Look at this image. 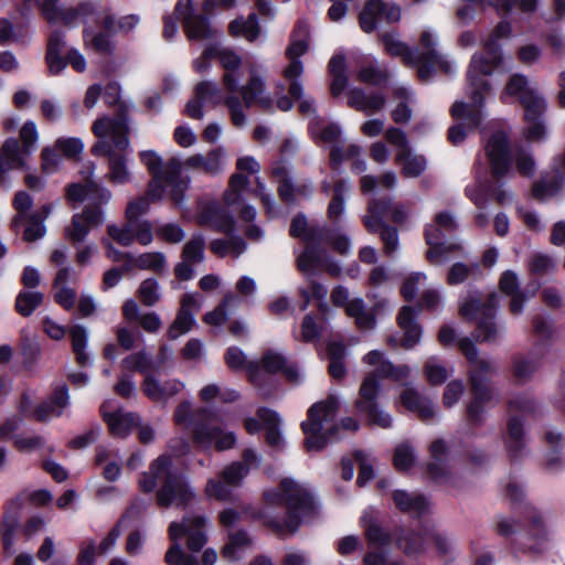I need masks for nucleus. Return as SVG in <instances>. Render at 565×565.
<instances>
[{"mask_svg":"<svg viewBox=\"0 0 565 565\" xmlns=\"http://www.w3.org/2000/svg\"><path fill=\"white\" fill-rule=\"evenodd\" d=\"M499 306V297L492 292L486 302L470 296L459 306V313L467 320H477L476 338L478 341L493 343L501 337L502 330L493 321Z\"/></svg>","mask_w":565,"mask_h":565,"instance_id":"nucleus-13","label":"nucleus"},{"mask_svg":"<svg viewBox=\"0 0 565 565\" xmlns=\"http://www.w3.org/2000/svg\"><path fill=\"white\" fill-rule=\"evenodd\" d=\"M388 207V200L372 199L367 205V214L363 217V224L367 232L380 233L385 254L392 256L398 248V232L384 222Z\"/></svg>","mask_w":565,"mask_h":565,"instance_id":"nucleus-18","label":"nucleus"},{"mask_svg":"<svg viewBox=\"0 0 565 565\" xmlns=\"http://www.w3.org/2000/svg\"><path fill=\"white\" fill-rule=\"evenodd\" d=\"M194 323H195V319H194L193 312H188V311L179 309L174 321L169 327V330H168L169 339L175 340L180 335L188 333L192 329Z\"/></svg>","mask_w":565,"mask_h":565,"instance_id":"nucleus-58","label":"nucleus"},{"mask_svg":"<svg viewBox=\"0 0 565 565\" xmlns=\"http://www.w3.org/2000/svg\"><path fill=\"white\" fill-rule=\"evenodd\" d=\"M194 95L214 106L223 103L228 109L232 124L238 128L246 122L244 107L257 105L265 111L274 109V99L266 90V81L255 67L249 68V77L237 93H227L224 96L217 83L203 81L195 85Z\"/></svg>","mask_w":565,"mask_h":565,"instance_id":"nucleus-2","label":"nucleus"},{"mask_svg":"<svg viewBox=\"0 0 565 565\" xmlns=\"http://www.w3.org/2000/svg\"><path fill=\"white\" fill-rule=\"evenodd\" d=\"M264 498L273 505H285L284 518L266 516L267 524L277 532H296L302 520L313 513L315 503L309 491L291 479H284L279 490L266 491Z\"/></svg>","mask_w":565,"mask_h":565,"instance_id":"nucleus-7","label":"nucleus"},{"mask_svg":"<svg viewBox=\"0 0 565 565\" xmlns=\"http://www.w3.org/2000/svg\"><path fill=\"white\" fill-rule=\"evenodd\" d=\"M350 192V184L341 179L334 183L333 196L329 202L327 215L328 218L337 223L344 213L345 195Z\"/></svg>","mask_w":565,"mask_h":565,"instance_id":"nucleus-42","label":"nucleus"},{"mask_svg":"<svg viewBox=\"0 0 565 565\" xmlns=\"http://www.w3.org/2000/svg\"><path fill=\"white\" fill-rule=\"evenodd\" d=\"M309 24L299 20L290 34V43L286 50L289 64L284 68V78L289 83L288 92L292 98H300L302 95V83L300 77L303 73V64L300 57L309 50Z\"/></svg>","mask_w":565,"mask_h":565,"instance_id":"nucleus-14","label":"nucleus"},{"mask_svg":"<svg viewBox=\"0 0 565 565\" xmlns=\"http://www.w3.org/2000/svg\"><path fill=\"white\" fill-rule=\"evenodd\" d=\"M361 521L365 526V535L371 544L382 546L390 542V535L373 520L371 512H364Z\"/></svg>","mask_w":565,"mask_h":565,"instance_id":"nucleus-52","label":"nucleus"},{"mask_svg":"<svg viewBox=\"0 0 565 565\" xmlns=\"http://www.w3.org/2000/svg\"><path fill=\"white\" fill-rule=\"evenodd\" d=\"M512 29L508 21H501L493 30L491 36L484 42V54H475L471 58L467 77L472 85L480 83V79H488L493 70L502 60L498 41L511 35Z\"/></svg>","mask_w":565,"mask_h":565,"instance_id":"nucleus-15","label":"nucleus"},{"mask_svg":"<svg viewBox=\"0 0 565 565\" xmlns=\"http://www.w3.org/2000/svg\"><path fill=\"white\" fill-rule=\"evenodd\" d=\"M31 154L20 147L17 138H7L0 147V188H9L10 181L6 177L13 170H29L28 157Z\"/></svg>","mask_w":565,"mask_h":565,"instance_id":"nucleus-26","label":"nucleus"},{"mask_svg":"<svg viewBox=\"0 0 565 565\" xmlns=\"http://www.w3.org/2000/svg\"><path fill=\"white\" fill-rule=\"evenodd\" d=\"M486 152L493 177L501 179L513 174L509 137L505 132H494L487 142Z\"/></svg>","mask_w":565,"mask_h":565,"instance_id":"nucleus-24","label":"nucleus"},{"mask_svg":"<svg viewBox=\"0 0 565 565\" xmlns=\"http://www.w3.org/2000/svg\"><path fill=\"white\" fill-rule=\"evenodd\" d=\"M390 74L386 68L379 65L372 56H362L356 72V79L363 84L380 86L387 82Z\"/></svg>","mask_w":565,"mask_h":565,"instance_id":"nucleus-37","label":"nucleus"},{"mask_svg":"<svg viewBox=\"0 0 565 565\" xmlns=\"http://www.w3.org/2000/svg\"><path fill=\"white\" fill-rule=\"evenodd\" d=\"M458 347L471 366L469 380L473 398L467 406V420L478 426L484 418V405L491 401L498 402L493 390L487 384V376L494 372V366L490 361L479 358L478 349L469 338L460 339Z\"/></svg>","mask_w":565,"mask_h":565,"instance_id":"nucleus-9","label":"nucleus"},{"mask_svg":"<svg viewBox=\"0 0 565 565\" xmlns=\"http://www.w3.org/2000/svg\"><path fill=\"white\" fill-rule=\"evenodd\" d=\"M33 204L32 196L25 191H18L14 194L12 205L17 211V215L12 218V227L18 228L24 221V217L28 216L26 212L31 209Z\"/></svg>","mask_w":565,"mask_h":565,"instance_id":"nucleus-60","label":"nucleus"},{"mask_svg":"<svg viewBox=\"0 0 565 565\" xmlns=\"http://www.w3.org/2000/svg\"><path fill=\"white\" fill-rule=\"evenodd\" d=\"M158 481H162V487L157 493L158 504L161 507L186 505L194 498L184 476L172 469V460L168 455H161L152 461L149 472L143 473L139 484L142 491L151 492Z\"/></svg>","mask_w":565,"mask_h":565,"instance_id":"nucleus-8","label":"nucleus"},{"mask_svg":"<svg viewBox=\"0 0 565 565\" xmlns=\"http://www.w3.org/2000/svg\"><path fill=\"white\" fill-rule=\"evenodd\" d=\"M396 23L401 20V8L388 0H367L360 14L359 25L365 33H372L377 28L379 21Z\"/></svg>","mask_w":565,"mask_h":565,"instance_id":"nucleus-21","label":"nucleus"},{"mask_svg":"<svg viewBox=\"0 0 565 565\" xmlns=\"http://www.w3.org/2000/svg\"><path fill=\"white\" fill-rule=\"evenodd\" d=\"M259 366L264 374L267 376L266 382L263 384V388L259 390L263 396L268 395V392L265 391L264 386L269 383L270 374L282 372L286 379L294 383H297L301 380V375L297 365L289 363L281 353L273 350H268L264 353Z\"/></svg>","mask_w":565,"mask_h":565,"instance_id":"nucleus-28","label":"nucleus"},{"mask_svg":"<svg viewBox=\"0 0 565 565\" xmlns=\"http://www.w3.org/2000/svg\"><path fill=\"white\" fill-rule=\"evenodd\" d=\"M397 543L406 555L420 554L426 550L427 529L422 532H408L404 536L398 537Z\"/></svg>","mask_w":565,"mask_h":565,"instance_id":"nucleus-48","label":"nucleus"},{"mask_svg":"<svg viewBox=\"0 0 565 565\" xmlns=\"http://www.w3.org/2000/svg\"><path fill=\"white\" fill-rule=\"evenodd\" d=\"M418 311L409 306H404L398 312L397 323L404 332L403 347L405 349L414 348L422 338V328L417 323Z\"/></svg>","mask_w":565,"mask_h":565,"instance_id":"nucleus-35","label":"nucleus"},{"mask_svg":"<svg viewBox=\"0 0 565 565\" xmlns=\"http://www.w3.org/2000/svg\"><path fill=\"white\" fill-rule=\"evenodd\" d=\"M248 544L249 539L246 532L239 531L233 533L230 536L228 542L223 547L222 555L228 561H234L239 557V552H242Z\"/></svg>","mask_w":565,"mask_h":565,"instance_id":"nucleus-59","label":"nucleus"},{"mask_svg":"<svg viewBox=\"0 0 565 565\" xmlns=\"http://www.w3.org/2000/svg\"><path fill=\"white\" fill-rule=\"evenodd\" d=\"M401 403L408 411L417 413L424 422L433 419L436 415L431 401L414 387H406L401 394Z\"/></svg>","mask_w":565,"mask_h":565,"instance_id":"nucleus-34","label":"nucleus"},{"mask_svg":"<svg viewBox=\"0 0 565 565\" xmlns=\"http://www.w3.org/2000/svg\"><path fill=\"white\" fill-rule=\"evenodd\" d=\"M103 221L100 209L86 206L82 213L73 215L71 224L65 228V238L72 244L82 243L92 228L100 225Z\"/></svg>","mask_w":565,"mask_h":565,"instance_id":"nucleus-27","label":"nucleus"},{"mask_svg":"<svg viewBox=\"0 0 565 565\" xmlns=\"http://www.w3.org/2000/svg\"><path fill=\"white\" fill-rule=\"evenodd\" d=\"M92 129L98 138L90 149L92 153L95 157L108 159V172L105 179L115 185L130 182L131 172L127 166L130 148L127 118L124 115L115 118L102 117L94 121Z\"/></svg>","mask_w":565,"mask_h":565,"instance_id":"nucleus-3","label":"nucleus"},{"mask_svg":"<svg viewBox=\"0 0 565 565\" xmlns=\"http://www.w3.org/2000/svg\"><path fill=\"white\" fill-rule=\"evenodd\" d=\"M224 158L225 151L223 148L218 147L210 150L205 154L195 153L190 156L184 161H181L179 158L177 159L182 163V169L199 170L206 174L214 175L223 170Z\"/></svg>","mask_w":565,"mask_h":565,"instance_id":"nucleus-31","label":"nucleus"},{"mask_svg":"<svg viewBox=\"0 0 565 565\" xmlns=\"http://www.w3.org/2000/svg\"><path fill=\"white\" fill-rule=\"evenodd\" d=\"M205 239L202 234H194L184 244L181 257L193 264H199L204 260Z\"/></svg>","mask_w":565,"mask_h":565,"instance_id":"nucleus-53","label":"nucleus"},{"mask_svg":"<svg viewBox=\"0 0 565 565\" xmlns=\"http://www.w3.org/2000/svg\"><path fill=\"white\" fill-rule=\"evenodd\" d=\"M536 408L535 401L525 394H519L509 401L510 420L508 424L507 447L512 457H516L523 448V425L514 414L529 415Z\"/></svg>","mask_w":565,"mask_h":565,"instance_id":"nucleus-20","label":"nucleus"},{"mask_svg":"<svg viewBox=\"0 0 565 565\" xmlns=\"http://www.w3.org/2000/svg\"><path fill=\"white\" fill-rule=\"evenodd\" d=\"M138 296L142 305L154 306L161 297L158 281L153 278L145 279L138 288Z\"/></svg>","mask_w":565,"mask_h":565,"instance_id":"nucleus-61","label":"nucleus"},{"mask_svg":"<svg viewBox=\"0 0 565 565\" xmlns=\"http://www.w3.org/2000/svg\"><path fill=\"white\" fill-rule=\"evenodd\" d=\"M298 292L302 299L300 310L305 311L311 300H317L319 302L318 308L321 312L326 313L329 310V306L326 301L328 288L323 284L311 278V276H308L307 286L299 287Z\"/></svg>","mask_w":565,"mask_h":565,"instance_id":"nucleus-38","label":"nucleus"},{"mask_svg":"<svg viewBox=\"0 0 565 565\" xmlns=\"http://www.w3.org/2000/svg\"><path fill=\"white\" fill-rule=\"evenodd\" d=\"M183 388V383L178 380H168L161 383L152 374H147L142 383L145 395L153 402H167Z\"/></svg>","mask_w":565,"mask_h":565,"instance_id":"nucleus-33","label":"nucleus"},{"mask_svg":"<svg viewBox=\"0 0 565 565\" xmlns=\"http://www.w3.org/2000/svg\"><path fill=\"white\" fill-rule=\"evenodd\" d=\"M397 178L392 171L383 173L380 178L373 175H364L360 180L362 193L373 192L376 185H381L386 189H393L396 185Z\"/></svg>","mask_w":565,"mask_h":565,"instance_id":"nucleus-56","label":"nucleus"},{"mask_svg":"<svg viewBox=\"0 0 565 565\" xmlns=\"http://www.w3.org/2000/svg\"><path fill=\"white\" fill-rule=\"evenodd\" d=\"M297 267L307 276H313L320 271H324L332 277L341 275L340 265L327 254L321 245L306 246L297 256Z\"/></svg>","mask_w":565,"mask_h":565,"instance_id":"nucleus-23","label":"nucleus"},{"mask_svg":"<svg viewBox=\"0 0 565 565\" xmlns=\"http://www.w3.org/2000/svg\"><path fill=\"white\" fill-rule=\"evenodd\" d=\"M468 94L470 102H456L450 109L451 117L459 120V124L451 126L448 130V139L452 145L462 142L467 134L476 129L482 120V106L484 94L490 89L488 79H480V83L472 85L468 82Z\"/></svg>","mask_w":565,"mask_h":565,"instance_id":"nucleus-11","label":"nucleus"},{"mask_svg":"<svg viewBox=\"0 0 565 565\" xmlns=\"http://www.w3.org/2000/svg\"><path fill=\"white\" fill-rule=\"evenodd\" d=\"M457 228L456 217L448 211L438 213L435 216L434 223L426 226L425 239L427 245H429L427 259L430 264L441 265L462 249L459 243H446L444 241L446 234H451Z\"/></svg>","mask_w":565,"mask_h":565,"instance_id":"nucleus-12","label":"nucleus"},{"mask_svg":"<svg viewBox=\"0 0 565 565\" xmlns=\"http://www.w3.org/2000/svg\"><path fill=\"white\" fill-rule=\"evenodd\" d=\"M109 407L110 402H104L100 406V414L108 426L110 435L116 438H126L139 425V415L124 412L122 409L110 412Z\"/></svg>","mask_w":565,"mask_h":565,"instance_id":"nucleus-29","label":"nucleus"},{"mask_svg":"<svg viewBox=\"0 0 565 565\" xmlns=\"http://www.w3.org/2000/svg\"><path fill=\"white\" fill-rule=\"evenodd\" d=\"M230 32L232 35H242L247 41H255L260 32L257 15L250 13L247 19H236L230 23Z\"/></svg>","mask_w":565,"mask_h":565,"instance_id":"nucleus-46","label":"nucleus"},{"mask_svg":"<svg viewBox=\"0 0 565 565\" xmlns=\"http://www.w3.org/2000/svg\"><path fill=\"white\" fill-rule=\"evenodd\" d=\"M225 363L231 370L246 367L250 383L258 390L263 388L267 376L262 371L258 362H247L245 353L237 347H230L225 353Z\"/></svg>","mask_w":565,"mask_h":565,"instance_id":"nucleus-32","label":"nucleus"},{"mask_svg":"<svg viewBox=\"0 0 565 565\" xmlns=\"http://www.w3.org/2000/svg\"><path fill=\"white\" fill-rule=\"evenodd\" d=\"M108 236L124 247H128L138 242L142 246H148L153 241L152 225L149 221L132 222L126 220V223L118 226L115 224L107 226Z\"/></svg>","mask_w":565,"mask_h":565,"instance_id":"nucleus-25","label":"nucleus"},{"mask_svg":"<svg viewBox=\"0 0 565 565\" xmlns=\"http://www.w3.org/2000/svg\"><path fill=\"white\" fill-rule=\"evenodd\" d=\"M424 371L428 382L433 385H439L444 383L449 375L446 367L436 356H431L426 361Z\"/></svg>","mask_w":565,"mask_h":565,"instance_id":"nucleus-63","label":"nucleus"},{"mask_svg":"<svg viewBox=\"0 0 565 565\" xmlns=\"http://www.w3.org/2000/svg\"><path fill=\"white\" fill-rule=\"evenodd\" d=\"M345 311L348 316L354 318L360 329H372L375 324L374 316L365 310L363 300L361 299L350 300L345 306Z\"/></svg>","mask_w":565,"mask_h":565,"instance_id":"nucleus-49","label":"nucleus"},{"mask_svg":"<svg viewBox=\"0 0 565 565\" xmlns=\"http://www.w3.org/2000/svg\"><path fill=\"white\" fill-rule=\"evenodd\" d=\"M205 522L206 519L202 515H186L182 522H172L169 525V537L173 542L166 553L169 565H198L193 556L183 553L179 541L186 536V547L199 552L206 543Z\"/></svg>","mask_w":565,"mask_h":565,"instance_id":"nucleus-10","label":"nucleus"},{"mask_svg":"<svg viewBox=\"0 0 565 565\" xmlns=\"http://www.w3.org/2000/svg\"><path fill=\"white\" fill-rule=\"evenodd\" d=\"M199 420L192 429L193 441L203 449L215 447L217 450H226L234 447L236 437L234 433L224 431L215 424V416L206 408L198 412Z\"/></svg>","mask_w":565,"mask_h":565,"instance_id":"nucleus-17","label":"nucleus"},{"mask_svg":"<svg viewBox=\"0 0 565 565\" xmlns=\"http://www.w3.org/2000/svg\"><path fill=\"white\" fill-rule=\"evenodd\" d=\"M96 15V8L90 1H82L75 7L65 8L62 12V22L66 26H75L81 22H86L89 18Z\"/></svg>","mask_w":565,"mask_h":565,"instance_id":"nucleus-41","label":"nucleus"},{"mask_svg":"<svg viewBox=\"0 0 565 565\" xmlns=\"http://www.w3.org/2000/svg\"><path fill=\"white\" fill-rule=\"evenodd\" d=\"M465 193L479 210H483L487 207L491 186L477 181L475 184L468 185Z\"/></svg>","mask_w":565,"mask_h":565,"instance_id":"nucleus-62","label":"nucleus"},{"mask_svg":"<svg viewBox=\"0 0 565 565\" xmlns=\"http://www.w3.org/2000/svg\"><path fill=\"white\" fill-rule=\"evenodd\" d=\"M257 415L266 429L267 444L273 448L280 449L284 446V438L279 431V415L265 407L259 408Z\"/></svg>","mask_w":565,"mask_h":565,"instance_id":"nucleus-40","label":"nucleus"},{"mask_svg":"<svg viewBox=\"0 0 565 565\" xmlns=\"http://www.w3.org/2000/svg\"><path fill=\"white\" fill-rule=\"evenodd\" d=\"M121 367L127 371H136L147 376L152 372H158V366L154 365V360L146 352L139 351L126 356L121 361Z\"/></svg>","mask_w":565,"mask_h":565,"instance_id":"nucleus-45","label":"nucleus"},{"mask_svg":"<svg viewBox=\"0 0 565 565\" xmlns=\"http://www.w3.org/2000/svg\"><path fill=\"white\" fill-rule=\"evenodd\" d=\"M237 302L236 296L231 292L226 294L221 305L204 316V322L211 326H222L228 319L227 307L236 306Z\"/></svg>","mask_w":565,"mask_h":565,"instance_id":"nucleus-54","label":"nucleus"},{"mask_svg":"<svg viewBox=\"0 0 565 565\" xmlns=\"http://www.w3.org/2000/svg\"><path fill=\"white\" fill-rule=\"evenodd\" d=\"M248 178L242 173H235L230 179V190L224 193L227 205H234L241 201V193L247 186Z\"/></svg>","mask_w":565,"mask_h":565,"instance_id":"nucleus-64","label":"nucleus"},{"mask_svg":"<svg viewBox=\"0 0 565 565\" xmlns=\"http://www.w3.org/2000/svg\"><path fill=\"white\" fill-rule=\"evenodd\" d=\"M379 39L387 54L401 56L405 65L417 67V75L422 82L429 81L437 70L446 74L452 72L451 62L437 50L436 36L429 30L422 32L419 50L408 47L396 32H384Z\"/></svg>","mask_w":565,"mask_h":565,"instance_id":"nucleus-5","label":"nucleus"},{"mask_svg":"<svg viewBox=\"0 0 565 565\" xmlns=\"http://www.w3.org/2000/svg\"><path fill=\"white\" fill-rule=\"evenodd\" d=\"M429 452L430 460L426 467L428 477L435 482L446 486L449 490L457 488V470L446 443L443 439H436L431 443Z\"/></svg>","mask_w":565,"mask_h":565,"instance_id":"nucleus-19","label":"nucleus"},{"mask_svg":"<svg viewBox=\"0 0 565 565\" xmlns=\"http://www.w3.org/2000/svg\"><path fill=\"white\" fill-rule=\"evenodd\" d=\"M340 409V402L334 395L317 402L308 409L307 420L301 423V429L306 435L305 447L308 451L322 450L330 440L340 438V429L356 431L359 422L353 417H344L340 424L334 419Z\"/></svg>","mask_w":565,"mask_h":565,"instance_id":"nucleus-6","label":"nucleus"},{"mask_svg":"<svg viewBox=\"0 0 565 565\" xmlns=\"http://www.w3.org/2000/svg\"><path fill=\"white\" fill-rule=\"evenodd\" d=\"M205 58H217L224 70L222 77L223 87L226 93H237L239 86V68L243 64L242 57L230 47L210 45L204 50Z\"/></svg>","mask_w":565,"mask_h":565,"instance_id":"nucleus-22","label":"nucleus"},{"mask_svg":"<svg viewBox=\"0 0 565 565\" xmlns=\"http://www.w3.org/2000/svg\"><path fill=\"white\" fill-rule=\"evenodd\" d=\"M518 96L524 109V120L531 122L541 119L547 109L546 99L536 88L530 87L529 79L522 74H514L510 77L500 99L508 104L509 97Z\"/></svg>","mask_w":565,"mask_h":565,"instance_id":"nucleus-16","label":"nucleus"},{"mask_svg":"<svg viewBox=\"0 0 565 565\" xmlns=\"http://www.w3.org/2000/svg\"><path fill=\"white\" fill-rule=\"evenodd\" d=\"M289 234L295 238L303 241L307 246L321 245L324 236L327 235L324 228L320 226H310L306 216L302 214L296 215L291 220Z\"/></svg>","mask_w":565,"mask_h":565,"instance_id":"nucleus-36","label":"nucleus"},{"mask_svg":"<svg viewBox=\"0 0 565 565\" xmlns=\"http://www.w3.org/2000/svg\"><path fill=\"white\" fill-rule=\"evenodd\" d=\"M186 36L190 40H205L212 36L213 30L209 19L202 14H195L183 24Z\"/></svg>","mask_w":565,"mask_h":565,"instance_id":"nucleus-47","label":"nucleus"},{"mask_svg":"<svg viewBox=\"0 0 565 565\" xmlns=\"http://www.w3.org/2000/svg\"><path fill=\"white\" fill-rule=\"evenodd\" d=\"M363 362L372 366L373 371L365 376L361 384L355 408L360 414L366 416L369 424L388 428L392 426V416L380 409L377 405L380 384L376 377L403 382L408 377L411 370L407 365H394L379 350L365 354Z\"/></svg>","mask_w":565,"mask_h":565,"instance_id":"nucleus-4","label":"nucleus"},{"mask_svg":"<svg viewBox=\"0 0 565 565\" xmlns=\"http://www.w3.org/2000/svg\"><path fill=\"white\" fill-rule=\"evenodd\" d=\"M564 179L561 175L543 178L533 185V196L539 200H545L554 195L563 185Z\"/></svg>","mask_w":565,"mask_h":565,"instance_id":"nucleus-57","label":"nucleus"},{"mask_svg":"<svg viewBox=\"0 0 565 565\" xmlns=\"http://www.w3.org/2000/svg\"><path fill=\"white\" fill-rule=\"evenodd\" d=\"M395 160L402 164V172L407 178L419 177L427 167L425 157L412 154L411 148L404 152H397Z\"/></svg>","mask_w":565,"mask_h":565,"instance_id":"nucleus-43","label":"nucleus"},{"mask_svg":"<svg viewBox=\"0 0 565 565\" xmlns=\"http://www.w3.org/2000/svg\"><path fill=\"white\" fill-rule=\"evenodd\" d=\"M68 334L72 342V350L76 356V361L79 365L85 366L89 363L90 359L86 352V345L88 340L87 330L79 324H75L70 328Z\"/></svg>","mask_w":565,"mask_h":565,"instance_id":"nucleus-44","label":"nucleus"},{"mask_svg":"<svg viewBox=\"0 0 565 565\" xmlns=\"http://www.w3.org/2000/svg\"><path fill=\"white\" fill-rule=\"evenodd\" d=\"M166 256L160 252L143 253L137 258H132V266L157 273L162 271L166 268Z\"/></svg>","mask_w":565,"mask_h":565,"instance_id":"nucleus-55","label":"nucleus"},{"mask_svg":"<svg viewBox=\"0 0 565 565\" xmlns=\"http://www.w3.org/2000/svg\"><path fill=\"white\" fill-rule=\"evenodd\" d=\"M386 105V96L376 90L366 93L364 89L354 87L348 92V106L367 116L381 111Z\"/></svg>","mask_w":565,"mask_h":565,"instance_id":"nucleus-30","label":"nucleus"},{"mask_svg":"<svg viewBox=\"0 0 565 565\" xmlns=\"http://www.w3.org/2000/svg\"><path fill=\"white\" fill-rule=\"evenodd\" d=\"M539 359L534 355H519L513 359V375L519 382H525L539 369Z\"/></svg>","mask_w":565,"mask_h":565,"instance_id":"nucleus-50","label":"nucleus"},{"mask_svg":"<svg viewBox=\"0 0 565 565\" xmlns=\"http://www.w3.org/2000/svg\"><path fill=\"white\" fill-rule=\"evenodd\" d=\"M44 295L40 291L22 290L15 298V310L23 317H29L43 302Z\"/></svg>","mask_w":565,"mask_h":565,"instance_id":"nucleus-51","label":"nucleus"},{"mask_svg":"<svg viewBox=\"0 0 565 565\" xmlns=\"http://www.w3.org/2000/svg\"><path fill=\"white\" fill-rule=\"evenodd\" d=\"M393 501L399 511L416 515H422L429 509V502L424 495L412 494L404 490L394 491Z\"/></svg>","mask_w":565,"mask_h":565,"instance_id":"nucleus-39","label":"nucleus"},{"mask_svg":"<svg viewBox=\"0 0 565 565\" xmlns=\"http://www.w3.org/2000/svg\"><path fill=\"white\" fill-rule=\"evenodd\" d=\"M139 159L147 168L151 180L146 195L128 203L125 212L126 220L140 222L139 217L149 211L151 202L163 199L167 186L171 188L170 198L173 203L181 206L190 184V179L182 177V163L175 157L163 161L154 150L140 151Z\"/></svg>","mask_w":565,"mask_h":565,"instance_id":"nucleus-1","label":"nucleus"}]
</instances>
